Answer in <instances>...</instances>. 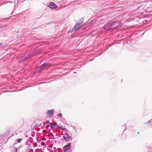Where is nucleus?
Instances as JSON below:
<instances>
[{"label":"nucleus","instance_id":"nucleus-7","mask_svg":"<svg viewBox=\"0 0 152 152\" xmlns=\"http://www.w3.org/2000/svg\"><path fill=\"white\" fill-rule=\"evenodd\" d=\"M54 110L53 109H52L48 110L47 112V114L48 116L53 115V114Z\"/></svg>","mask_w":152,"mask_h":152},{"label":"nucleus","instance_id":"nucleus-6","mask_svg":"<svg viewBox=\"0 0 152 152\" xmlns=\"http://www.w3.org/2000/svg\"><path fill=\"white\" fill-rule=\"evenodd\" d=\"M49 7L51 9H55L57 7V6L53 2H51L49 5Z\"/></svg>","mask_w":152,"mask_h":152},{"label":"nucleus","instance_id":"nucleus-2","mask_svg":"<svg viewBox=\"0 0 152 152\" xmlns=\"http://www.w3.org/2000/svg\"><path fill=\"white\" fill-rule=\"evenodd\" d=\"M51 66L50 64L48 63H46L43 64L39 68H40L41 70H42L44 69H47L48 67H49Z\"/></svg>","mask_w":152,"mask_h":152},{"label":"nucleus","instance_id":"nucleus-10","mask_svg":"<svg viewBox=\"0 0 152 152\" xmlns=\"http://www.w3.org/2000/svg\"><path fill=\"white\" fill-rule=\"evenodd\" d=\"M59 117H62V114L61 113H59L57 115Z\"/></svg>","mask_w":152,"mask_h":152},{"label":"nucleus","instance_id":"nucleus-1","mask_svg":"<svg viewBox=\"0 0 152 152\" xmlns=\"http://www.w3.org/2000/svg\"><path fill=\"white\" fill-rule=\"evenodd\" d=\"M112 29H114L121 25V23L119 21L110 23Z\"/></svg>","mask_w":152,"mask_h":152},{"label":"nucleus","instance_id":"nucleus-8","mask_svg":"<svg viewBox=\"0 0 152 152\" xmlns=\"http://www.w3.org/2000/svg\"><path fill=\"white\" fill-rule=\"evenodd\" d=\"M64 139L66 141H68L69 140L71 139V137L69 136L67 134L64 135Z\"/></svg>","mask_w":152,"mask_h":152},{"label":"nucleus","instance_id":"nucleus-4","mask_svg":"<svg viewBox=\"0 0 152 152\" xmlns=\"http://www.w3.org/2000/svg\"><path fill=\"white\" fill-rule=\"evenodd\" d=\"M104 29L106 30H109L112 29L110 23L105 25L104 26Z\"/></svg>","mask_w":152,"mask_h":152},{"label":"nucleus","instance_id":"nucleus-11","mask_svg":"<svg viewBox=\"0 0 152 152\" xmlns=\"http://www.w3.org/2000/svg\"><path fill=\"white\" fill-rule=\"evenodd\" d=\"M21 139H18L17 140V141L19 142H21Z\"/></svg>","mask_w":152,"mask_h":152},{"label":"nucleus","instance_id":"nucleus-5","mask_svg":"<svg viewBox=\"0 0 152 152\" xmlns=\"http://www.w3.org/2000/svg\"><path fill=\"white\" fill-rule=\"evenodd\" d=\"M71 143H69L68 144L66 145L65 146H64V151L66 152L70 148V146H71Z\"/></svg>","mask_w":152,"mask_h":152},{"label":"nucleus","instance_id":"nucleus-3","mask_svg":"<svg viewBox=\"0 0 152 152\" xmlns=\"http://www.w3.org/2000/svg\"><path fill=\"white\" fill-rule=\"evenodd\" d=\"M83 23V20L80 23H77L74 26L72 29V31L75 30H77L80 28V25Z\"/></svg>","mask_w":152,"mask_h":152},{"label":"nucleus","instance_id":"nucleus-12","mask_svg":"<svg viewBox=\"0 0 152 152\" xmlns=\"http://www.w3.org/2000/svg\"><path fill=\"white\" fill-rule=\"evenodd\" d=\"M2 45V43H0V46Z\"/></svg>","mask_w":152,"mask_h":152},{"label":"nucleus","instance_id":"nucleus-9","mask_svg":"<svg viewBox=\"0 0 152 152\" xmlns=\"http://www.w3.org/2000/svg\"><path fill=\"white\" fill-rule=\"evenodd\" d=\"M56 125V124L53 123H50V126L52 128H55Z\"/></svg>","mask_w":152,"mask_h":152},{"label":"nucleus","instance_id":"nucleus-13","mask_svg":"<svg viewBox=\"0 0 152 152\" xmlns=\"http://www.w3.org/2000/svg\"><path fill=\"white\" fill-rule=\"evenodd\" d=\"M137 133L138 134H140V132H137Z\"/></svg>","mask_w":152,"mask_h":152}]
</instances>
